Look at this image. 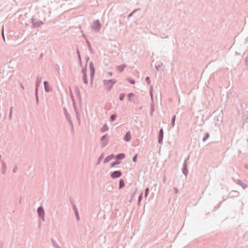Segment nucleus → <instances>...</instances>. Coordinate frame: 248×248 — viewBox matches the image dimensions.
<instances>
[{
	"label": "nucleus",
	"mask_w": 248,
	"mask_h": 248,
	"mask_svg": "<svg viewBox=\"0 0 248 248\" xmlns=\"http://www.w3.org/2000/svg\"><path fill=\"white\" fill-rule=\"evenodd\" d=\"M103 85L108 92H109L114 84L116 83L115 79L103 80Z\"/></svg>",
	"instance_id": "f257e3e1"
},
{
	"label": "nucleus",
	"mask_w": 248,
	"mask_h": 248,
	"mask_svg": "<svg viewBox=\"0 0 248 248\" xmlns=\"http://www.w3.org/2000/svg\"><path fill=\"white\" fill-rule=\"evenodd\" d=\"M29 22L32 24L31 28H37L44 24V22L40 19L32 16Z\"/></svg>",
	"instance_id": "f03ea898"
},
{
	"label": "nucleus",
	"mask_w": 248,
	"mask_h": 248,
	"mask_svg": "<svg viewBox=\"0 0 248 248\" xmlns=\"http://www.w3.org/2000/svg\"><path fill=\"white\" fill-rule=\"evenodd\" d=\"M102 25L100 23V21L98 19H97L94 21L93 23V25L91 26L92 29L95 32H99L101 28Z\"/></svg>",
	"instance_id": "7ed1b4c3"
},
{
	"label": "nucleus",
	"mask_w": 248,
	"mask_h": 248,
	"mask_svg": "<svg viewBox=\"0 0 248 248\" xmlns=\"http://www.w3.org/2000/svg\"><path fill=\"white\" fill-rule=\"evenodd\" d=\"M89 68L90 70V78L91 83H92L93 82V78L95 75V69L93 66V62H90L89 63Z\"/></svg>",
	"instance_id": "20e7f679"
},
{
	"label": "nucleus",
	"mask_w": 248,
	"mask_h": 248,
	"mask_svg": "<svg viewBox=\"0 0 248 248\" xmlns=\"http://www.w3.org/2000/svg\"><path fill=\"white\" fill-rule=\"evenodd\" d=\"M38 217L43 220H45V211L42 206H39L37 210Z\"/></svg>",
	"instance_id": "39448f33"
},
{
	"label": "nucleus",
	"mask_w": 248,
	"mask_h": 248,
	"mask_svg": "<svg viewBox=\"0 0 248 248\" xmlns=\"http://www.w3.org/2000/svg\"><path fill=\"white\" fill-rule=\"evenodd\" d=\"M122 173L120 170H115L110 173V176L112 179H116L120 177Z\"/></svg>",
	"instance_id": "423d86ee"
},
{
	"label": "nucleus",
	"mask_w": 248,
	"mask_h": 248,
	"mask_svg": "<svg viewBox=\"0 0 248 248\" xmlns=\"http://www.w3.org/2000/svg\"><path fill=\"white\" fill-rule=\"evenodd\" d=\"M163 137H164V131H163V128H162L159 130L158 134V142L159 144H162Z\"/></svg>",
	"instance_id": "0eeeda50"
},
{
	"label": "nucleus",
	"mask_w": 248,
	"mask_h": 248,
	"mask_svg": "<svg viewBox=\"0 0 248 248\" xmlns=\"http://www.w3.org/2000/svg\"><path fill=\"white\" fill-rule=\"evenodd\" d=\"M227 95L228 99L232 98L234 101L236 98H238V95L234 92H230L227 93Z\"/></svg>",
	"instance_id": "6e6552de"
},
{
	"label": "nucleus",
	"mask_w": 248,
	"mask_h": 248,
	"mask_svg": "<svg viewBox=\"0 0 248 248\" xmlns=\"http://www.w3.org/2000/svg\"><path fill=\"white\" fill-rule=\"evenodd\" d=\"M187 165H188V163L187 162H184L183 165V167H182V173L186 176L187 175V174H188V169H187Z\"/></svg>",
	"instance_id": "1a4fd4ad"
},
{
	"label": "nucleus",
	"mask_w": 248,
	"mask_h": 248,
	"mask_svg": "<svg viewBox=\"0 0 248 248\" xmlns=\"http://www.w3.org/2000/svg\"><path fill=\"white\" fill-rule=\"evenodd\" d=\"M125 157V155L124 153H120L116 155H114V158L118 161L124 159Z\"/></svg>",
	"instance_id": "9d476101"
},
{
	"label": "nucleus",
	"mask_w": 248,
	"mask_h": 248,
	"mask_svg": "<svg viewBox=\"0 0 248 248\" xmlns=\"http://www.w3.org/2000/svg\"><path fill=\"white\" fill-rule=\"evenodd\" d=\"M42 78L38 76L36 78V82H35V92H38V89L39 86L41 83Z\"/></svg>",
	"instance_id": "9b49d317"
},
{
	"label": "nucleus",
	"mask_w": 248,
	"mask_h": 248,
	"mask_svg": "<svg viewBox=\"0 0 248 248\" xmlns=\"http://www.w3.org/2000/svg\"><path fill=\"white\" fill-rule=\"evenodd\" d=\"M44 85L45 91L46 93H49L52 91L51 87L49 86V83L47 81H45L44 82Z\"/></svg>",
	"instance_id": "f8f14e48"
},
{
	"label": "nucleus",
	"mask_w": 248,
	"mask_h": 248,
	"mask_svg": "<svg viewBox=\"0 0 248 248\" xmlns=\"http://www.w3.org/2000/svg\"><path fill=\"white\" fill-rule=\"evenodd\" d=\"M75 94L77 98L79 100V102L81 103V96L80 93V90L78 86H76L75 88Z\"/></svg>",
	"instance_id": "ddd939ff"
},
{
	"label": "nucleus",
	"mask_w": 248,
	"mask_h": 248,
	"mask_svg": "<svg viewBox=\"0 0 248 248\" xmlns=\"http://www.w3.org/2000/svg\"><path fill=\"white\" fill-rule=\"evenodd\" d=\"M124 140L125 141L128 142L131 139V135L130 131H127L124 136Z\"/></svg>",
	"instance_id": "4468645a"
},
{
	"label": "nucleus",
	"mask_w": 248,
	"mask_h": 248,
	"mask_svg": "<svg viewBox=\"0 0 248 248\" xmlns=\"http://www.w3.org/2000/svg\"><path fill=\"white\" fill-rule=\"evenodd\" d=\"M1 172L3 174H4L5 173V172L6 171L7 165H6L5 162H4V161H2L1 162Z\"/></svg>",
	"instance_id": "2eb2a0df"
},
{
	"label": "nucleus",
	"mask_w": 248,
	"mask_h": 248,
	"mask_svg": "<svg viewBox=\"0 0 248 248\" xmlns=\"http://www.w3.org/2000/svg\"><path fill=\"white\" fill-rule=\"evenodd\" d=\"M114 158V155L111 154L108 156H107L105 159L104 160V163L106 164L108 162H109L111 159Z\"/></svg>",
	"instance_id": "dca6fc26"
},
{
	"label": "nucleus",
	"mask_w": 248,
	"mask_h": 248,
	"mask_svg": "<svg viewBox=\"0 0 248 248\" xmlns=\"http://www.w3.org/2000/svg\"><path fill=\"white\" fill-rule=\"evenodd\" d=\"M237 184L242 187V188L244 189L247 187V185L243 183L240 179H238Z\"/></svg>",
	"instance_id": "f3484780"
},
{
	"label": "nucleus",
	"mask_w": 248,
	"mask_h": 248,
	"mask_svg": "<svg viewBox=\"0 0 248 248\" xmlns=\"http://www.w3.org/2000/svg\"><path fill=\"white\" fill-rule=\"evenodd\" d=\"M125 66H126V65L125 64H124L118 65L116 67L117 68V70L118 71H119V72L120 73H121V72H122L124 71V68L125 67Z\"/></svg>",
	"instance_id": "a211bd4d"
},
{
	"label": "nucleus",
	"mask_w": 248,
	"mask_h": 248,
	"mask_svg": "<svg viewBox=\"0 0 248 248\" xmlns=\"http://www.w3.org/2000/svg\"><path fill=\"white\" fill-rule=\"evenodd\" d=\"M230 194L231 197H237L239 195V192L237 191L232 190Z\"/></svg>",
	"instance_id": "6ab92c4d"
},
{
	"label": "nucleus",
	"mask_w": 248,
	"mask_h": 248,
	"mask_svg": "<svg viewBox=\"0 0 248 248\" xmlns=\"http://www.w3.org/2000/svg\"><path fill=\"white\" fill-rule=\"evenodd\" d=\"M63 111L65 116V118L67 120L71 119V117L69 113L68 112V111L67 109L65 108H63Z\"/></svg>",
	"instance_id": "aec40b11"
},
{
	"label": "nucleus",
	"mask_w": 248,
	"mask_h": 248,
	"mask_svg": "<svg viewBox=\"0 0 248 248\" xmlns=\"http://www.w3.org/2000/svg\"><path fill=\"white\" fill-rule=\"evenodd\" d=\"M125 186V184H124V179H120L119 180V189H122L123 187H124Z\"/></svg>",
	"instance_id": "412c9836"
},
{
	"label": "nucleus",
	"mask_w": 248,
	"mask_h": 248,
	"mask_svg": "<svg viewBox=\"0 0 248 248\" xmlns=\"http://www.w3.org/2000/svg\"><path fill=\"white\" fill-rule=\"evenodd\" d=\"M108 127L107 124H105L103 125V126L100 129V131L102 133H104L106 132V131L108 130Z\"/></svg>",
	"instance_id": "4be33fe9"
},
{
	"label": "nucleus",
	"mask_w": 248,
	"mask_h": 248,
	"mask_svg": "<svg viewBox=\"0 0 248 248\" xmlns=\"http://www.w3.org/2000/svg\"><path fill=\"white\" fill-rule=\"evenodd\" d=\"M51 241L54 248H61L54 239L51 238Z\"/></svg>",
	"instance_id": "5701e85b"
},
{
	"label": "nucleus",
	"mask_w": 248,
	"mask_h": 248,
	"mask_svg": "<svg viewBox=\"0 0 248 248\" xmlns=\"http://www.w3.org/2000/svg\"><path fill=\"white\" fill-rule=\"evenodd\" d=\"M86 43L87 45V47H88V48L89 49V50L91 52V53H93V48H92V46H91V45L90 44V43L89 42V41L88 40H86Z\"/></svg>",
	"instance_id": "b1692460"
},
{
	"label": "nucleus",
	"mask_w": 248,
	"mask_h": 248,
	"mask_svg": "<svg viewBox=\"0 0 248 248\" xmlns=\"http://www.w3.org/2000/svg\"><path fill=\"white\" fill-rule=\"evenodd\" d=\"M210 137V134L208 132H206L204 134V136L202 138V141L205 142Z\"/></svg>",
	"instance_id": "393cba45"
},
{
	"label": "nucleus",
	"mask_w": 248,
	"mask_h": 248,
	"mask_svg": "<svg viewBox=\"0 0 248 248\" xmlns=\"http://www.w3.org/2000/svg\"><path fill=\"white\" fill-rule=\"evenodd\" d=\"M82 79H83V82L85 84H88V79H87V75H85V74L83 75Z\"/></svg>",
	"instance_id": "a878e982"
},
{
	"label": "nucleus",
	"mask_w": 248,
	"mask_h": 248,
	"mask_svg": "<svg viewBox=\"0 0 248 248\" xmlns=\"http://www.w3.org/2000/svg\"><path fill=\"white\" fill-rule=\"evenodd\" d=\"M241 107L242 108L243 110H245L246 111H247V104L245 103H242L241 104Z\"/></svg>",
	"instance_id": "bb28decb"
},
{
	"label": "nucleus",
	"mask_w": 248,
	"mask_h": 248,
	"mask_svg": "<svg viewBox=\"0 0 248 248\" xmlns=\"http://www.w3.org/2000/svg\"><path fill=\"white\" fill-rule=\"evenodd\" d=\"M87 63H86L85 65V66L84 67H83L81 70V72L83 75H84V74L87 75Z\"/></svg>",
	"instance_id": "cd10ccee"
},
{
	"label": "nucleus",
	"mask_w": 248,
	"mask_h": 248,
	"mask_svg": "<svg viewBox=\"0 0 248 248\" xmlns=\"http://www.w3.org/2000/svg\"><path fill=\"white\" fill-rule=\"evenodd\" d=\"M103 157H104V155L103 154H102L97 159V161L96 162V165H98L99 164H100L101 161L102 160V159H103Z\"/></svg>",
	"instance_id": "c85d7f7f"
},
{
	"label": "nucleus",
	"mask_w": 248,
	"mask_h": 248,
	"mask_svg": "<svg viewBox=\"0 0 248 248\" xmlns=\"http://www.w3.org/2000/svg\"><path fill=\"white\" fill-rule=\"evenodd\" d=\"M120 163H121L120 161H118L115 160V161L111 163L110 167H114L116 165L120 164Z\"/></svg>",
	"instance_id": "c756f323"
},
{
	"label": "nucleus",
	"mask_w": 248,
	"mask_h": 248,
	"mask_svg": "<svg viewBox=\"0 0 248 248\" xmlns=\"http://www.w3.org/2000/svg\"><path fill=\"white\" fill-rule=\"evenodd\" d=\"M117 117V115L115 113L111 115L110 117V121L111 122L114 121L116 120Z\"/></svg>",
	"instance_id": "7c9ffc66"
},
{
	"label": "nucleus",
	"mask_w": 248,
	"mask_h": 248,
	"mask_svg": "<svg viewBox=\"0 0 248 248\" xmlns=\"http://www.w3.org/2000/svg\"><path fill=\"white\" fill-rule=\"evenodd\" d=\"M138 188L136 187L135 190L134 191L133 193H132L131 195V197L130 200H129V202H130L133 200V198L135 197V195L136 194V193L137 192Z\"/></svg>",
	"instance_id": "2f4dec72"
},
{
	"label": "nucleus",
	"mask_w": 248,
	"mask_h": 248,
	"mask_svg": "<svg viewBox=\"0 0 248 248\" xmlns=\"http://www.w3.org/2000/svg\"><path fill=\"white\" fill-rule=\"evenodd\" d=\"M107 137H108L107 134H106V135L103 136L101 138V140L102 142H106L107 141L108 142V140H107Z\"/></svg>",
	"instance_id": "473e14b6"
},
{
	"label": "nucleus",
	"mask_w": 248,
	"mask_h": 248,
	"mask_svg": "<svg viewBox=\"0 0 248 248\" xmlns=\"http://www.w3.org/2000/svg\"><path fill=\"white\" fill-rule=\"evenodd\" d=\"M175 119H176V116L173 115L172 117L171 120V125H172V127H173L175 125Z\"/></svg>",
	"instance_id": "72a5a7b5"
},
{
	"label": "nucleus",
	"mask_w": 248,
	"mask_h": 248,
	"mask_svg": "<svg viewBox=\"0 0 248 248\" xmlns=\"http://www.w3.org/2000/svg\"><path fill=\"white\" fill-rule=\"evenodd\" d=\"M128 100L129 102L132 101L131 97L134 96V94L132 93H130L127 94V95Z\"/></svg>",
	"instance_id": "f704fd0d"
},
{
	"label": "nucleus",
	"mask_w": 248,
	"mask_h": 248,
	"mask_svg": "<svg viewBox=\"0 0 248 248\" xmlns=\"http://www.w3.org/2000/svg\"><path fill=\"white\" fill-rule=\"evenodd\" d=\"M143 198L142 197V192L140 195L138 200V205L139 206L140 205V202L141 201L142 199Z\"/></svg>",
	"instance_id": "c9c22d12"
},
{
	"label": "nucleus",
	"mask_w": 248,
	"mask_h": 248,
	"mask_svg": "<svg viewBox=\"0 0 248 248\" xmlns=\"http://www.w3.org/2000/svg\"><path fill=\"white\" fill-rule=\"evenodd\" d=\"M71 202L72 208H73V211H74V213H76V212H78V209H77L76 205L73 202H72V201H71Z\"/></svg>",
	"instance_id": "e433bc0d"
},
{
	"label": "nucleus",
	"mask_w": 248,
	"mask_h": 248,
	"mask_svg": "<svg viewBox=\"0 0 248 248\" xmlns=\"http://www.w3.org/2000/svg\"><path fill=\"white\" fill-rule=\"evenodd\" d=\"M149 193V188L146 187L144 191V197L146 198Z\"/></svg>",
	"instance_id": "4c0bfd02"
},
{
	"label": "nucleus",
	"mask_w": 248,
	"mask_h": 248,
	"mask_svg": "<svg viewBox=\"0 0 248 248\" xmlns=\"http://www.w3.org/2000/svg\"><path fill=\"white\" fill-rule=\"evenodd\" d=\"M125 96V93H121L119 96L120 101H123Z\"/></svg>",
	"instance_id": "58836bf2"
},
{
	"label": "nucleus",
	"mask_w": 248,
	"mask_h": 248,
	"mask_svg": "<svg viewBox=\"0 0 248 248\" xmlns=\"http://www.w3.org/2000/svg\"><path fill=\"white\" fill-rule=\"evenodd\" d=\"M127 80L131 84L134 85L135 84V80L133 79H131L130 78H128Z\"/></svg>",
	"instance_id": "ea45409f"
},
{
	"label": "nucleus",
	"mask_w": 248,
	"mask_h": 248,
	"mask_svg": "<svg viewBox=\"0 0 248 248\" xmlns=\"http://www.w3.org/2000/svg\"><path fill=\"white\" fill-rule=\"evenodd\" d=\"M139 10H140V9H135L134 10H133L131 13H130L129 15L128 16V18H129L131 16H132L133 14L136 13L137 11H138Z\"/></svg>",
	"instance_id": "a19ab883"
},
{
	"label": "nucleus",
	"mask_w": 248,
	"mask_h": 248,
	"mask_svg": "<svg viewBox=\"0 0 248 248\" xmlns=\"http://www.w3.org/2000/svg\"><path fill=\"white\" fill-rule=\"evenodd\" d=\"M35 99H36V104L38 105L39 103V97H38V92H35Z\"/></svg>",
	"instance_id": "79ce46f5"
},
{
	"label": "nucleus",
	"mask_w": 248,
	"mask_h": 248,
	"mask_svg": "<svg viewBox=\"0 0 248 248\" xmlns=\"http://www.w3.org/2000/svg\"><path fill=\"white\" fill-rule=\"evenodd\" d=\"M71 98L72 101L73 102V105L74 109H75V110H76V106H75L76 100H75L74 96L71 97Z\"/></svg>",
	"instance_id": "37998d69"
},
{
	"label": "nucleus",
	"mask_w": 248,
	"mask_h": 248,
	"mask_svg": "<svg viewBox=\"0 0 248 248\" xmlns=\"http://www.w3.org/2000/svg\"><path fill=\"white\" fill-rule=\"evenodd\" d=\"M145 81L147 83L148 85H149L151 83L150 78L149 77H146L145 78Z\"/></svg>",
	"instance_id": "c03bdc74"
},
{
	"label": "nucleus",
	"mask_w": 248,
	"mask_h": 248,
	"mask_svg": "<svg viewBox=\"0 0 248 248\" xmlns=\"http://www.w3.org/2000/svg\"><path fill=\"white\" fill-rule=\"evenodd\" d=\"M75 215L77 220L79 221L80 220V217H79L78 212H76V213H75Z\"/></svg>",
	"instance_id": "a18cd8bd"
},
{
	"label": "nucleus",
	"mask_w": 248,
	"mask_h": 248,
	"mask_svg": "<svg viewBox=\"0 0 248 248\" xmlns=\"http://www.w3.org/2000/svg\"><path fill=\"white\" fill-rule=\"evenodd\" d=\"M137 157H138V155L136 154L132 157V161L134 162H136L137 161Z\"/></svg>",
	"instance_id": "49530a36"
},
{
	"label": "nucleus",
	"mask_w": 248,
	"mask_h": 248,
	"mask_svg": "<svg viewBox=\"0 0 248 248\" xmlns=\"http://www.w3.org/2000/svg\"><path fill=\"white\" fill-rule=\"evenodd\" d=\"M76 111V117H77V118L78 119V122L79 123L80 122V116H79V113L76 110V109L75 110Z\"/></svg>",
	"instance_id": "de8ad7c7"
},
{
	"label": "nucleus",
	"mask_w": 248,
	"mask_h": 248,
	"mask_svg": "<svg viewBox=\"0 0 248 248\" xmlns=\"http://www.w3.org/2000/svg\"><path fill=\"white\" fill-rule=\"evenodd\" d=\"M1 34H2V38L4 41V42H5V36H4V27L3 26L2 27V28Z\"/></svg>",
	"instance_id": "09e8293b"
},
{
	"label": "nucleus",
	"mask_w": 248,
	"mask_h": 248,
	"mask_svg": "<svg viewBox=\"0 0 248 248\" xmlns=\"http://www.w3.org/2000/svg\"><path fill=\"white\" fill-rule=\"evenodd\" d=\"M67 121H68V122L69 123V125H70V126L71 128L72 127H73V123H72V121L71 119H69V120H67Z\"/></svg>",
	"instance_id": "8fccbe9b"
},
{
	"label": "nucleus",
	"mask_w": 248,
	"mask_h": 248,
	"mask_svg": "<svg viewBox=\"0 0 248 248\" xmlns=\"http://www.w3.org/2000/svg\"><path fill=\"white\" fill-rule=\"evenodd\" d=\"M108 144V141H106V142H103L102 144V145H101V147L102 148H104Z\"/></svg>",
	"instance_id": "3c124183"
},
{
	"label": "nucleus",
	"mask_w": 248,
	"mask_h": 248,
	"mask_svg": "<svg viewBox=\"0 0 248 248\" xmlns=\"http://www.w3.org/2000/svg\"><path fill=\"white\" fill-rule=\"evenodd\" d=\"M173 190H174V192L175 194H177V193H178L179 192V189L177 187H173Z\"/></svg>",
	"instance_id": "603ef678"
},
{
	"label": "nucleus",
	"mask_w": 248,
	"mask_h": 248,
	"mask_svg": "<svg viewBox=\"0 0 248 248\" xmlns=\"http://www.w3.org/2000/svg\"><path fill=\"white\" fill-rule=\"evenodd\" d=\"M78 59L79 61V62H80V66H82V61H81V56H78Z\"/></svg>",
	"instance_id": "864d4df0"
},
{
	"label": "nucleus",
	"mask_w": 248,
	"mask_h": 248,
	"mask_svg": "<svg viewBox=\"0 0 248 248\" xmlns=\"http://www.w3.org/2000/svg\"><path fill=\"white\" fill-rule=\"evenodd\" d=\"M189 159V155H188L185 159L184 162H187V161H188Z\"/></svg>",
	"instance_id": "5fc2aeb1"
},
{
	"label": "nucleus",
	"mask_w": 248,
	"mask_h": 248,
	"mask_svg": "<svg viewBox=\"0 0 248 248\" xmlns=\"http://www.w3.org/2000/svg\"><path fill=\"white\" fill-rule=\"evenodd\" d=\"M17 170V166H15L13 170V172L14 173H15Z\"/></svg>",
	"instance_id": "6e6d98bb"
},
{
	"label": "nucleus",
	"mask_w": 248,
	"mask_h": 248,
	"mask_svg": "<svg viewBox=\"0 0 248 248\" xmlns=\"http://www.w3.org/2000/svg\"><path fill=\"white\" fill-rule=\"evenodd\" d=\"M76 52H77V54L78 57V56H80V51H79V50H78V48H77V49Z\"/></svg>",
	"instance_id": "4d7b16f0"
},
{
	"label": "nucleus",
	"mask_w": 248,
	"mask_h": 248,
	"mask_svg": "<svg viewBox=\"0 0 248 248\" xmlns=\"http://www.w3.org/2000/svg\"><path fill=\"white\" fill-rule=\"evenodd\" d=\"M245 62L246 65H248V56L245 59Z\"/></svg>",
	"instance_id": "13d9d810"
},
{
	"label": "nucleus",
	"mask_w": 248,
	"mask_h": 248,
	"mask_svg": "<svg viewBox=\"0 0 248 248\" xmlns=\"http://www.w3.org/2000/svg\"><path fill=\"white\" fill-rule=\"evenodd\" d=\"M154 110V109L153 108V106H151V112H150L151 116L153 115V112Z\"/></svg>",
	"instance_id": "bf43d9fd"
},
{
	"label": "nucleus",
	"mask_w": 248,
	"mask_h": 248,
	"mask_svg": "<svg viewBox=\"0 0 248 248\" xmlns=\"http://www.w3.org/2000/svg\"><path fill=\"white\" fill-rule=\"evenodd\" d=\"M12 107L10 108V115H9V118L10 119H11V116H12Z\"/></svg>",
	"instance_id": "052dcab7"
},
{
	"label": "nucleus",
	"mask_w": 248,
	"mask_h": 248,
	"mask_svg": "<svg viewBox=\"0 0 248 248\" xmlns=\"http://www.w3.org/2000/svg\"><path fill=\"white\" fill-rule=\"evenodd\" d=\"M159 67H160V65H155V68L156 70V71H159Z\"/></svg>",
	"instance_id": "680f3d73"
},
{
	"label": "nucleus",
	"mask_w": 248,
	"mask_h": 248,
	"mask_svg": "<svg viewBox=\"0 0 248 248\" xmlns=\"http://www.w3.org/2000/svg\"><path fill=\"white\" fill-rule=\"evenodd\" d=\"M161 37L164 38H166L167 37H166V36H165V34H163L162 35H161Z\"/></svg>",
	"instance_id": "e2e57ef3"
},
{
	"label": "nucleus",
	"mask_w": 248,
	"mask_h": 248,
	"mask_svg": "<svg viewBox=\"0 0 248 248\" xmlns=\"http://www.w3.org/2000/svg\"><path fill=\"white\" fill-rule=\"evenodd\" d=\"M108 75L109 76H112V75H113V74H112V73L111 72H108Z\"/></svg>",
	"instance_id": "0e129e2a"
},
{
	"label": "nucleus",
	"mask_w": 248,
	"mask_h": 248,
	"mask_svg": "<svg viewBox=\"0 0 248 248\" xmlns=\"http://www.w3.org/2000/svg\"><path fill=\"white\" fill-rule=\"evenodd\" d=\"M71 132H72V133H74V127H72L71 128Z\"/></svg>",
	"instance_id": "69168bd1"
},
{
	"label": "nucleus",
	"mask_w": 248,
	"mask_h": 248,
	"mask_svg": "<svg viewBox=\"0 0 248 248\" xmlns=\"http://www.w3.org/2000/svg\"><path fill=\"white\" fill-rule=\"evenodd\" d=\"M43 56V53H41L40 55V56H39V59H41Z\"/></svg>",
	"instance_id": "338daca9"
},
{
	"label": "nucleus",
	"mask_w": 248,
	"mask_h": 248,
	"mask_svg": "<svg viewBox=\"0 0 248 248\" xmlns=\"http://www.w3.org/2000/svg\"><path fill=\"white\" fill-rule=\"evenodd\" d=\"M245 168L248 170V165H245Z\"/></svg>",
	"instance_id": "774afa93"
}]
</instances>
